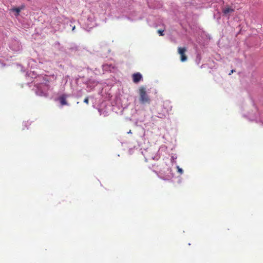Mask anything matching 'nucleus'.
<instances>
[{
	"label": "nucleus",
	"mask_w": 263,
	"mask_h": 263,
	"mask_svg": "<svg viewBox=\"0 0 263 263\" xmlns=\"http://www.w3.org/2000/svg\"><path fill=\"white\" fill-rule=\"evenodd\" d=\"M157 117L159 118L163 119L165 117V114L164 112L158 113Z\"/></svg>",
	"instance_id": "nucleus-16"
},
{
	"label": "nucleus",
	"mask_w": 263,
	"mask_h": 263,
	"mask_svg": "<svg viewBox=\"0 0 263 263\" xmlns=\"http://www.w3.org/2000/svg\"><path fill=\"white\" fill-rule=\"evenodd\" d=\"M84 102L88 104L89 103L88 98H86L84 100Z\"/></svg>",
	"instance_id": "nucleus-19"
},
{
	"label": "nucleus",
	"mask_w": 263,
	"mask_h": 263,
	"mask_svg": "<svg viewBox=\"0 0 263 263\" xmlns=\"http://www.w3.org/2000/svg\"><path fill=\"white\" fill-rule=\"evenodd\" d=\"M222 13L224 15H227L229 13H232L234 11V9L231 7L223 8L222 10Z\"/></svg>",
	"instance_id": "nucleus-12"
},
{
	"label": "nucleus",
	"mask_w": 263,
	"mask_h": 263,
	"mask_svg": "<svg viewBox=\"0 0 263 263\" xmlns=\"http://www.w3.org/2000/svg\"><path fill=\"white\" fill-rule=\"evenodd\" d=\"M27 74L32 79H36V81L34 82L36 88L35 89V93L40 96H47V91L49 89V86L47 84V82L49 81L48 77L41 75L37 77L34 71H30L29 73H27Z\"/></svg>",
	"instance_id": "nucleus-1"
},
{
	"label": "nucleus",
	"mask_w": 263,
	"mask_h": 263,
	"mask_svg": "<svg viewBox=\"0 0 263 263\" xmlns=\"http://www.w3.org/2000/svg\"><path fill=\"white\" fill-rule=\"evenodd\" d=\"M201 60V55L200 54L198 53L196 55V60H195L196 63L197 65H199L200 64Z\"/></svg>",
	"instance_id": "nucleus-14"
},
{
	"label": "nucleus",
	"mask_w": 263,
	"mask_h": 263,
	"mask_svg": "<svg viewBox=\"0 0 263 263\" xmlns=\"http://www.w3.org/2000/svg\"><path fill=\"white\" fill-rule=\"evenodd\" d=\"M70 27L72 28V30L73 31L75 29V25H73V22H72L71 20H70L69 18V22L68 23V25H66V26L65 27Z\"/></svg>",
	"instance_id": "nucleus-13"
},
{
	"label": "nucleus",
	"mask_w": 263,
	"mask_h": 263,
	"mask_svg": "<svg viewBox=\"0 0 263 263\" xmlns=\"http://www.w3.org/2000/svg\"><path fill=\"white\" fill-rule=\"evenodd\" d=\"M67 97V95L63 94L57 99V100L59 101L62 106L68 105V103L66 101Z\"/></svg>",
	"instance_id": "nucleus-8"
},
{
	"label": "nucleus",
	"mask_w": 263,
	"mask_h": 263,
	"mask_svg": "<svg viewBox=\"0 0 263 263\" xmlns=\"http://www.w3.org/2000/svg\"><path fill=\"white\" fill-rule=\"evenodd\" d=\"M177 158V155L174 154L171 156V161L173 163H176V159Z\"/></svg>",
	"instance_id": "nucleus-15"
},
{
	"label": "nucleus",
	"mask_w": 263,
	"mask_h": 263,
	"mask_svg": "<svg viewBox=\"0 0 263 263\" xmlns=\"http://www.w3.org/2000/svg\"><path fill=\"white\" fill-rule=\"evenodd\" d=\"M69 18L64 16H59L52 21V27L55 30H60L64 28V25H68Z\"/></svg>",
	"instance_id": "nucleus-2"
},
{
	"label": "nucleus",
	"mask_w": 263,
	"mask_h": 263,
	"mask_svg": "<svg viewBox=\"0 0 263 263\" xmlns=\"http://www.w3.org/2000/svg\"><path fill=\"white\" fill-rule=\"evenodd\" d=\"M127 133L128 134L132 133L131 130H130Z\"/></svg>",
	"instance_id": "nucleus-21"
},
{
	"label": "nucleus",
	"mask_w": 263,
	"mask_h": 263,
	"mask_svg": "<svg viewBox=\"0 0 263 263\" xmlns=\"http://www.w3.org/2000/svg\"><path fill=\"white\" fill-rule=\"evenodd\" d=\"M28 66L30 68H36L37 67V62L32 59H30L28 61Z\"/></svg>",
	"instance_id": "nucleus-9"
},
{
	"label": "nucleus",
	"mask_w": 263,
	"mask_h": 263,
	"mask_svg": "<svg viewBox=\"0 0 263 263\" xmlns=\"http://www.w3.org/2000/svg\"><path fill=\"white\" fill-rule=\"evenodd\" d=\"M133 82L135 83H138L142 78L141 74L138 72L133 75Z\"/></svg>",
	"instance_id": "nucleus-10"
},
{
	"label": "nucleus",
	"mask_w": 263,
	"mask_h": 263,
	"mask_svg": "<svg viewBox=\"0 0 263 263\" xmlns=\"http://www.w3.org/2000/svg\"><path fill=\"white\" fill-rule=\"evenodd\" d=\"M158 32L160 34V35H161V36L163 35V30H159L158 31Z\"/></svg>",
	"instance_id": "nucleus-18"
},
{
	"label": "nucleus",
	"mask_w": 263,
	"mask_h": 263,
	"mask_svg": "<svg viewBox=\"0 0 263 263\" xmlns=\"http://www.w3.org/2000/svg\"><path fill=\"white\" fill-rule=\"evenodd\" d=\"M10 48L13 51H19L22 49V46L18 41H12L10 44Z\"/></svg>",
	"instance_id": "nucleus-5"
},
{
	"label": "nucleus",
	"mask_w": 263,
	"mask_h": 263,
	"mask_svg": "<svg viewBox=\"0 0 263 263\" xmlns=\"http://www.w3.org/2000/svg\"><path fill=\"white\" fill-rule=\"evenodd\" d=\"M176 168L178 170V173H179L180 174H182L183 173V170L181 168L179 167V166L177 165Z\"/></svg>",
	"instance_id": "nucleus-17"
},
{
	"label": "nucleus",
	"mask_w": 263,
	"mask_h": 263,
	"mask_svg": "<svg viewBox=\"0 0 263 263\" xmlns=\"http://www.w3.org/2000/svg\"><path fill=\"white\" fill-rule=\"evenodd\" d=\"M98 82L95 80L90 79L87 81V87L89 90L93 89L98 84Z\"/></svg>",
	"instance_id": "nucleus-7"
},
{
	"label": "nucleus",
	"mask_w": 263,
	"mask_h": 263,
	"mask_svg": "<svg viewBox=\"0 0 263 263\" xmlns=\"http://www.w3.org/2000/svg\"><path fill=\"white\" fill-rule=\"evenodd\" d=\"M103 71L111 72L114 69V66L111 64H105L102 65Z\"/></svg>",
	"instance_id": "nucleus-11"
},
{
	"label": "nucleus",
	"mask_w": 263,
	"mask_h": 263,
	"mask_svg": "<svg viewBox=\"0 0 263 263\" xmlns=\"http://www.w3.org/2000/svg\"><path fill=\"white\" fill-rule=\"evenodd\" d=\"M24 5H22L19 7H13L9 10L10 14L12 16L17 17L20 15L21 11L24 9Z\"/></svg>",
	"instance_id": "nucleus-4"
},
{
	"label": "nucleus",
	"mask_w": 263,
	"mask_h": 263,
	"mask_svg": "<svg viewBox=\"0 0 263 263\" xmlns=\"http://www.w3.org/2000/svg\"><path fill=\"white\" fill-rule=\"evenodd\" d=\"M186 51V49L185 47H178V52L181 55V61L185 62L187 60V57L185 55V52Z\"/></svg>",
	"instance_id": "nucleus-6"
},
{
	"label": "nucleus",
	"mask_w": 263,
	"mask_h": 263,
	"mask_svg": "<svg viewBox=\"0 0 263 263\" xmlns=\"http://www.w3.org/2000/svg\"><path fill=\"white\" fill-rule=\"evenodd\" d=\"M139 101L140 104L145 105L151 103V99L146 91L145 87L141 86L139 88Z\"/></svg>",
	"instance_id": "nucleus-3"
},
{
	"label": "nucleus",
	"mask_w": 263,
	"mask_h": 263,
	"mask_svg": "<svg viewBox=\"0 0 263 263\" xmlns=\"http://www.w3.org/2000/svg\"><path fill=\"white\" fill-rule=\"evenodd\" d=\"M234 71V70H232L231 72L229 73V75H231L233 72Z\"/></svg>",
	"instance_id": "nucleus-20"
}]
</instances>
